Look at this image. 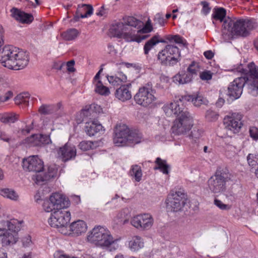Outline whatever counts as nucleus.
I'll use <instances>...</instances> for the list:
<instances>
[{
  "mask_svg": "<svg viewBox=\"0 0 258 258\" xmlns=\"http://www.w3.org/2000/svg\"><path fill=\"white\" fill-rule=\"evenodd\" d=\"M248 71L244 69L241 66L239 67L237 71L245 75L248 72V77L243 76L236 78L228 88V94L233 99L240 97L245 85H248L251 90H258V69L252 62L248 65Z\"/></svg>",
  "mask_w": 258,
  "mask_h": 258,
  "instance_id": "1",
  "label": "nucleus"
},
{
  "mask_svg": "<svg viewBox=\"0 0 258 258\" xmlns=\"http://www.w3.org/2000/svg\"><path fill=\"white\" fill-rule=\"evenodd\" d=\"M123 21L115 22L111 26L109 31L113 36L123 38L128 42L138 43L146 39V36L139 38L136 34V30L133 28L141 27L143 25L142 21L130 16L124 18Z\"/></svg>",
  "mask_w": 258,
  "mask_h": 258,
  "instance_id": "2",
  "label": "nucleus"
},
{
  "mask_svg": "<svg viewBox=\"0 0 258 258\" xmlns=\"http://www.w3.org/2000/svg\"><path fill=\"white\" fill-rule=\"evenodd\" d=\"M29 61L28 54L12 45L0 47V62L9 69L19 70L26 67Z\"/></svg>",
  "mask_w": 258,
  "mask_h": 258,
  "instance_id": "3",
  "label": "nucleus"
},
{
  "mask_svg": "<svg viewBox=\"0 0 258 258\" xmlns=\"http://www.w3.org/2000/svg\"><path fill=\"white\" fill-rule=\"evenodd\" d=\"M222 27L233 36L246 37L251 30L258 27V23L254 19L228 18L224 21Z\"/></svg>",
  "mask_w": 258,
  "mask_h": 258,
  "instance_id": "4",
  "label": "nucleus"
},
{
  "mask_svg": "<svg viewBox=\"0 0 258 258\" xmlns=\"http://www.w3.org/2000/svg\"><path fill=\"white\" fill-rule=\"evenodd\" d=\"M22 221L16 219L10 220H3L1 222L2 225L6 228H0V237H2L3 246H8L15 244L18 240V232L20 230L21 224Z\"/></svg>",
  "mask_w": 258,
  "mask_h": 258,
  "instance_id": "5",
  "label": "nucleus"
},
{
  "mask_svg": "<svg viewBox=\"0 0 258 258\" xmlns=\"http://www.w3.org/2000/svg\"><path fill=\"white\" fill-rule=\"evenodd\" d=\"M87 239L90 243L106 248L109 247L115 241L110 231L100 226L92 229L88 235Z\"/></svg>",
  "mask_w": 258,
  "mask_h": 258,
  "instance_id": "6",
  "label": "nucleus"
},
{
  "mask_svg": "<svg viewBox=\"0 0 258 258\" xmlns=\"http://www.w3.org/2000/svg\"><path fill=\"white\" fill-rule=\"evenodd\" d=\"M231 179V174L226 168H218L208 181L209 189L215 194L225 191L226 183Z\"/></svg>",
  "mask_w": 258,
  "mask_h": 258,
  "instance_id": "7",
  "label": "nucleus"
},
{
  "mask_svg": "<svg viewBox=\"0 0 258 258\" xmlns=\"http://www.w3.org/2000/svg\"><path fill=\"white\" fill-rule=\"evenodd\" d=\"M179 49L175 45L168 44L160 51L157 55V60L165 66H173L180 60Z\"/></svg>",
  "mask_w": 258,
  "mask_h": 258,
  "instance_id": "8",
  "label": "nucleus"
},
{
  "mask_svg": "<svg viewBox=\"0 0 258 258\" xmlns=\"http://www.w3.org/2000/svg\"><path fill=\"white\" fill-rule=\"evenodd\" d=\"M156 99L153 95V85L151 82H148L145 86L140 87L134 96L135 102L144 107L149 106Z\"/></svg>",
  "mask_w": 258,
  "mask_h": 258,
  "instance_id": "9",
  "label": "nucleus"
},
{
  "mask_svg": "<svg viewBox=\"0 0 258 258\" xmlns=\"http://www.w3.org/2000/svg\"><path fill=\"white\" fill-rule=\"evenodd\" d=\"M192 125L193 119L190 113L183 112V115L174 120L171 130L175 135H183L188 132Z\"/></svg>",
  "mask_w": 258,
  "mask_h": 258,
  "instance_id": "10",
  "label": "nucleus"
},
{
  "mask_svg": "<svg viewBox=\"0 0 258 258\" xmlns=\"http://www.w3.org/2000/svg\"><path fill=\"white\" fill-rule=\"evenodd\" d=\"M71 219V213L66 208L56 210L51 213L48 222L51 227H64Z\"/></svg>",
  "mask_w": 258,
  "mask_h": 258,
  "instance_id": "11",
  "label": "nucleus"
},
{
  "mask_svg": "<svg viewBox=\"0 0 258 258\" xmlns=\"http://www.w3.org/2000/svg\"><path fill=\"white\" fill-rule=\"evenodd\" d=\"M186 200V196L184 190L180 189L168 196L166 201L167 207L173 212L179 211L185 205Z\"/></svg>",
  "mask_w": 258,
  "mask_h": 258,
  "instance_id": "12",
  "label": "nucleus"
},
{
  "mask_svg": "<svg viewBox=\"0 0 258 258\" xmlns=\"http://www.w3.org/2000/svg\"><path fill=\"white\" fill-rule=\"evenodd\" d=\"M242 116L238 113L227 115L224 118L223 122L225 128L233 134L238 133L243 125L241 121Z\"/></svg>",
  "mask_w": 258,
  "mask_h": 258,
  "instance_id": "13",
  "label": "nucleus"
},
{
  "mask_svg": "<svg viewBox=\"0 0 258 258\" xmlns=\"http://www.w3.org/2000/svg\"><path fill=\"white\" fill-rule=\"evenodd\" d=\"M23 168L29 172L40 173L44 169L43 161L38 155L30 156L23 160Z\"/></svg>",
  "mask_w": 258,
  "mask_h": 258,
  "instance_id": "14",
  "label": "nucleus"
},
{
  "mask_svg": "<svg viewBox=\"0 0 258 258\" xmlns=\"http://www.w3.org/2000/svg\"><path fill=\"white\" fill-rule=\"evenodd\" d=\"M131 223L133 226L138 229L147 230L152 227L153 219L149 214H141L134 217Z\"/></svg>",
  "mask_w": 258,
  "mask_h": 258,
  "instance_id": "15",
  "label": "nucleus"
},
{
  "mask_svg": "<svg viewBox=\"0 0 258 258\" xmlns=\"http://www.w3.org/2000/svg\"><path fill=\"white\" fill-rule=\"evenodd\" d=\"M129 128L125 124H117L114 131L113 143L117 146H124L127 144Z\"/></svg>",
  "mask_w": 258,
  "mask_h": 258,
  "instance_id": "16",
  "label": "nucleus"
},
{
  "mask_svg": "<svg viewBox=\"0 0 258 258\" xmlns=\"http://www.w3.org/2000/svg\"><path fill=\"white\" fill-rule=\"evenodd\" d=\"M58 157L63 162L74 159L76 156V149L75 146L69 143H66L63 146L57 150Z\"/></svg>",
  "mask_w": 258,
  "mask_h": 258,
  "instance_id": "17",
  "label": "nucleus"
},
{
  "mask_svg": "<svg viewBox=\"0 0 258 258\" xmlns=\"http://www.w3.org/2000/svg\"><path fill=\"white\" fill-rule=\"evenodd\" d=\"M58 167L55 164L50 165L47 166L46 170L43 174H38L36 176L37 183L41 182L47 181L52 178L56 177L57 175Z\"/></svg>",
  "mask_w": 258,
  "mask_h": 258,
  "instance_id": "18",
  "label": "nucleus"
},
{
  "mask_svg": "<svg viewBox=\"0 0 258 258\" xmlns=\"http://www.w3.org/2000/svg\"><path fill=\"white\" fill-rule=\"evenodd\" d=\"M11 13L12 17L23 24H30L34 19L32 14L26 13L16 8H13Z\"/></svg>",
  "mask_w": 258,
  "mask_h": 258,
  "instance_id": "19",
  "label": "nucleus"
},
{
  "mask_svg": "<svg viewBox=\"0 0 258 258\" xmlns=\"http://www.w3.org/2000/svg\"><path fill=\"white\" fill-rule=\"evenodd\" d=\"M70 233L69 235L78 236L85 233L87 229L86 223L83 220H77L71 223L69 226Z\"/></svg>",
  "mask_w": 258,
  "mask_h": 258,
  "instance_id": "20",
  "label": "nucleus"
},
{
  "mask_svg": "<svg viewBox=\"0 0 258 258\" xmlns=\"http://www.w3.org/2000/svg\"><path fill=\"white\" fill-rule=\"evenodd\" d=\"M131 87V84L121 85L120 87L115 91V97L121 101H125L130 100L132 98V93L130 90Z\"/></svg>",
  "mask_w": 258,
  "mask_h": 258,
  "instance_id": "21",
  "label": "nucleus"
},
{
  "mask_svg": "<svg viewBox=\"0 0 258 258\" xmlns=\"http://www.w3.org/2000/svg\"><path fill=\"white\" fill-rule=\"evenodd\" d=\"M50 199L52 203L54 204L56 210L66 208L70 204L69 200L64 196L59 193L52 194L50 197Z\"/></svg>",
  "mask_w": 258,
  "mask_h": 258,
  "instance_id": "22",
  "label": "nucleus"
},
{
  "mask_svg": "<svg viewBox=\"0 0 258 258\" xmlns=\"http://www.w3.org/2000/svg\"><path fill=\"white\" fill-rule=\"evenodd\" d=\"M93 7L90 5H82L78 8L74 19L76 21H79L80 18H84L90 16L93 13Z\"/></svg>",
  "mask_w": 258,
  "mask_h": 258,
  "instance_id": "23",
  "label": "nucleus"
},
{
  "mask_svg": "<svg viewBox=\"0 0 258 258\" xmlns=\"http://www.w3.org/2000/svg\"><path fill=\"white\" fill-rule=\"evenodd\" d=\"M102 111L101 106L96 104H92L89 106H86L85 108L82 110L83 115L88 117L90 119L95 118L97 115Z\"/></svg>",
  "mask_w": 258,
  "mask_h": 258,
  "instance_id": "24",
  "label": "nucleus"
},
{
  "mask_svg": "<svg viewBox=\"0 0 258 258\" xmlns=\"http://www.w3.org/2000/svg\"><path fill=\"white\" fill-rule=\"evenodd\" d=\"M180 102H191L195 106L199 107L202 104H205L207 103V100L202 96L197 94L192 95L182 96L180 99Z\"/></svg>",
  "mask_w": 258,
  "mask_h": 258,
  "instance_id": "25",
  "label": "nucleus"
},
{
  "mask_svg": "<svg viewBox=\"0 0 258 258\" xmlns=\"http://www.w3.org/2000/svg\"><path fill=\"white\" fill-rule=\"evenodd\" d=\"M103 127L97 121L87 122L85 125V131L89 136H94L96 133L104 131Z\"/></svg>",
  "mask_w": 258,
  "mask_h": 258,
  "instance_id": "26",
  "label": "nucleus"
},
{
  "mask_svg": "<svg viewBox=\"0 0 258 258\" xmlns=\"http://www.w3.org/2000/svg\"><path fill=\"white\" fill-rule=\"evenodd\" d=\"M60 103L56 105L42 104L38 109V112L41 115H51L56 113L60 108Z\"/></svg>",
  "mask_w": 258,
  "mask_h": 258,
  "instance_id": "27",
  "label": "nucleus"
},
{
  "mask_svg": "<svg viewBox=\"0 0 258 258\" xmlns=\"http://www.w3.org/2000/svg\"><path fill=\"white\" fill-rule=\"evenodd\" d=\"M159 42L166 43L165 40L160 39L159 35H155L152 37L150 39L148 40L145 44L144 46V51L146 55L148 54L149 51L152 48L154 47Z\"/></svg>",
  "mask_w": 258,
  "mask_h": 258,
  "instance_id": "28",
  "label": "nucleus"
},
{
  "mask_svg": "<svg viewBox=\"0 0 258 258\" xmlns=\"http://www.w3.org/2000/svg\"><path fill=\"white\" fill-rule=\"evenodd\" d=\"M107 78L109 83L113 86L120 85L127 81L126 76L122 73H118L115 76H107Z\"/></svg>",
  "mask_w": 258,
  "mask_h": 258,
  "instance_id": "29",
  "label": "nucleus"
},
{
  "mask_svg": "<svg viewBox=\"0 0 258 258\" xmlns=\"http://www.w3.org/2000/svg\"><path fill=\"white\" fill-rule=\"evenodd\" d=\"M180 99L181 98L179 99V101L171 103V105L172 106L171 111H172L173 114L176 115L177 117L183 115V112L189 113L187 108L183 107L182 103L184 102H180Z\"/></svg>",
  "mask_w": 258,
  "mask_h": 258,
  "instance_id": "30",
  "label": "nucleus"
},
{
  "mask_svg": "<svg viewBox=\"0 0 258 258\" xmlns=\"http://www.w3.org/2000/svg\"><path fill=\"white\" fill-rule=\"evenodd\" d=\"M192 79L191 75L183 71L173 77V81L176 83L178 82L180 84H184L190 82Z\"/></svg>",
  "mask_w": 258,
  "mask_h": 258,
  "instance_id": "31",
  "label": "nucleus"
},
{
  "mask_svg": "<svg viewBox=\"0 0 258 258\" xmlns=\"http://www.w3.org/2000/svg\"><path fill=\"white\" fill-rule=\"evenodd\" d=\"M127 144L126 146H133L141 142L142 135L136 132L131 131L127 134Z\"/></svg>",
  "mask_w": 258,
  "mask_h": 258,
  "instance_id": "32",
  "label": "nucleus"
},
{
  "mask_svg": "<svg viewBox=\"0 0 258 258\" xmlns=\"http://www.w3.org/2000/svg\"><path fill=\"white\" fill-rule=\"evenodd\" d=\"M128 245L133 251H137L144 247V242L141 237L134 236L130 241Z\"/></svg>",
  "mask_w": 258,
  "mask_h": 258,
  "instance_id": "33",
  "label": "nucleus"
},
{
  "mask_svg": "<svg viewBox=\"0 0 258 258\" xmlns=\"http://www.w3.org/2000/svg\"><path fill=\"white\" fill-rule=\"evenodd\" d=\"M247 160L249 165L254 168V174L258 178V154H249L247 157Z\"/></svg>",
  "mask_w": 258,
  "mask_h": 258,
  "instance_id": "34",
  "label": "nucleus"
},
{
  "mask_svg": "<svg viewBox=\"0 0 258 258\" xmlns=\"http://www.w3.org/2000/svg\"><path fill=\"white\" fill-rule=\"evenodd\" d=\"M226 15V10L223 8H215L213 10L212 18L215 21L222 22Z\"/></svg>",
  "mask_w": 258,
  "mask_h": 258,
  "instance_id": "35",
  "label": "nucleus"
},
{
  "mask_svg": "<svg viewBox=\"0 0 258 258\" xmlns=\"http://www.w3.org/2000/svg\"><path fill=\"white\" fill-rule=\"evenodd\" d=\"M0 195L5 198L12 200L17 201L19 198L18 195L11 188H3L0 189Z\"/></svg>",
  "mask_w": 258,
  "mask_h": 258,
  "instance_id": "36",
  "label": "nucleus"
},
{
  "mask_svg": "<svg viewBox=\"0 0 258 258\" xmlns=\"http://www.w3.org/2000/svg\"><path fill=\"white\" fill-rule=\"evenodd\" d=\"M30 95L28 92H24L19 94L15 98V102L16 104H24L25 106L29 105Z\"/></svg>",
  "mask_w": 258,
  "mask_h": 258,
  "instance_id": "37",
  "label": "nucleus"
},
{
  "mask_svg": "<svg viewBox=\"0 0 258 258\" xmlns=\"http://www.w3.org/2000/svg\"><path fill=\"white\" fill-rule=\"evenodd\" d=\"M155 163L157 166L154 168L155 170L159 169L164 174H168L169 166L167 164L165 160H163L160 158L158 157L156 159Z\"/></svg>",
  "mask_w": 258,
  "mask_h": 258,
  "instance_id": "38",
  "label": "nucleus"
},
{
  "mask_svg": "<svg viewBox=\"0 0 258 258\" xmlns=\"http://www.w3.org/2000/svg\"><path fill=\"white\" fill-rule=\"evenodd\" d=\"M79 34L78 30L76 29L72 28L68 30L61 33V36L63 39L67 41H71L76 39Z\"/></svg>",
  "mask_w": 258,
  "mask_h": 258,
  "instance_id": "39",
  "label": "nucleus"
},
{
  "mask_svg": "<svg viewBox=\"0 0 258 258\" xmlns=\"http://www.w3.org/2000/svg\"><path fill=\"white\" fill-rule=\"evenodd\" d=\"M133 29L136 30V34L139 38H142V37L146 36V38H147L149 36L148 35H141L140 34L149 33L153 30V27L152 25H150L149 24H145L144 26L143 24L141 27L139 28H133Z\"/></svg>",
  "mask_w": 258,
  "mask_h": 258,
  "instance_id": "40",
  "label": "nucleus"
},
{
  "mask_svg": "<svg viewBox=\"0 0 258 258\" xmlns=\"http://www.w3.org/2000/svg\"><path fill=\"white\" fill-rule=\"evenodd\" d=\"M95 91L96 93L104 96H108L110 94L109 89L108 87L104 86L102 82L98 80L95 85Z\"/></svg>",
  "mask_w": 258,
  "mask_h": 258,
  "instance_id": "41",
  "label": "nucleus"
},
{
  "mask_svg": "<svg viewBox=\"0 0 258 258\" xmlns=\"http://www.w3.org/2000/svg\"><path fill=\"white\" fill-rule=\"evenodd\" d=\"M131 176H134L136 181L139 182L142 177V171L140 166L138 165H133L130 171Z\"/></svg>",
  "mask_w": 258,
  "mask_h": 258,
  "instance_id": "42",
  "label": "nucleus"
},
{
  "mask_svg": "<svg viewBox=\"0 0 258 258\" xmlns=\"http://www.w3.org/2000/svg\"><path fill=\"white\" fill-rule=\"evenodd\" d=\"M94 143L91 141H83L78 145L79 149L85 151L92 149L94 147Z\"/></svg>",
  "mask_w": 258,
  "mask_h": 258,
  "instance_id": "43",
  "label": "nucleus"
},
{
  "mask_svg": "<svg viewBox=\"0 0 258 258\" xmlns=\"http://www.w3.org/2000/svg\"><path fill=\"white\" fill-rule=\"evenodd\" d=\"M38 134L33 135L25 139V143L32 146H39Z\"/></svg>",
  "mask_w": 258,
  "mask_h": 258,
  "instance_id": "44",
  "label": "nucleus"
},
{
  "mask_svg": "<svg viewBox=\"0 0 258 258\" xmlns=\"http://www.w3.org/2000/svg\"><path fill=\"white\" fill-rule=\"evenodd\" d=\"M43 208L45 211L46 212H50L53 211H55L56 210L55 206L53 203H52L50 199L49 200L46 201L43 204Z\"/></svg>",
  "mask_w": 258,
  "mask_h": 258,
  "instance_id": "45",
  "label": "nucleus"
},
{
  "mask_svg": "<svg viewBox=\"0 0 258 258\" xmlns=\"http://www.w3.org/2000/svg\"><path fill=\"white\" fill-rule=\"evenodd\" d=\"M187 73L191 75L192 77L194 75H197L198 72L199 71V68L198 64H196L193 61L188 67Z\"/></svg>",
  "mask_w": 258,
  "mask_h": 258,
  "instance_id": "46",
  "label": "nucleus"
},
{
  "mask_svg": "<svg viewBox=\"0 0 258 258\" xmlns=\"http://www.w3.org/2000/svg\"><path fill=\"white\" fill-rule=\"evenodd\" d=\"M214 204L222 210L228 211L231 208V206L228 204H224L221 201L215 199L214 201Z\"/></svg>",
  "mask_w": 258,
  "mask_h": 258,
  "instance_id": "47",
  "label": "nucleus"
},
{
  "mask_svg": "<svg viewBox=\"0 0 258 258\" xmlns=\"http://www.w3.org/2000/svg\"><path fill=\"white\" fill-rule=\"evenodd\" d=\"M205 117L207 120L213 121L217 119L218 115L216 112L209 110L207 111Z\"/></svg>",
  "mask_w": 258,
  "mask_h": 258,
  "instance_id": "48",
  "label": "nucleus"
},
{
  "mask_svg": "<svg viewBox=\"0 0 258 258\" xmlns=\"http://www.w3.org/2000/svg\"><path fill=\"white\" fill-rule=\"evenodd\" d=\"M154 21L155 24H158L161 26H163L166 22L163 15L160 13H158L155 16Z\"/></svg>",
  "mask_w": 258,
  "mask_h": 258,
  "instance_id": "49",
  "label": "nucleus"
},
{
  "mask_svg": "<svg viewBox=\"0 0 258 258\" xmlns=\"http://www.w3.org/2000/svg\"><path fill=\"white\" fill-rule=\"evenodd\" d=\"M7 123H14L18 119L19 115L15 113H6Z\"/></svg>",
  "mask_w": 258,
  "mask_h": 258,
  "instance_id": "50",
  "label": "nucleus"
},
{
  "mask_svg": "<svg viewBox=\"0 0 258 258\" xmlns=\"http://www.w3.org/2000/svg\"><path fill=\"white\" fill-rule=\"evenodd\" d=\"M38 137L39 138V146H41L42 145L48 144L50 142V139L47 136L38 134Z\"/></svg>",
  "mask_w": 258,
  "mask_h": 258,
  "instance_id": "51",
  "label": "nucleus"
},
{
  "mask_svg": "<svg viewBox=\"0 0 258 258\" xmlns=\"http://www.w3.org/2000/svg\"><path fill=\"white\" fill-rule=\"evenodd\" d=\"M250 137L254 140H258V128L252 126L249 130Z\"/></svg>",
  "mask_w": 258,
  "mask_h": 258,
  "instance_id": "52",
  "label": "nucleus"
},
{
  "mask_svg": "<svg viewBox=\"0 0 258 258\" xmlns=\"http://www.w3.org/2000/svg\"><path fill=\"white\" fill-rule=\"evenodd\" d=\"M213 74L210 71H204L200 73V78L202 80H210L212 78Z\"/></svg>",
  "mask_w": 258,
  "mask_h": 258,
  "instance_id": "53",
  "label": "nucleus"
},
{
  "mask_svg": "<svg viewBox=\"0 0 258 258\" xmlns=\"http://www.w3.org/2000/svg\"><path fill=\"white\" fill-rule=\"evenodd\" d=\"M13 96L11 91H8L5 93L4 95H0V102H5L8 101Z\"/></svg>",
  "mask_w": 258,
  "mask_h": 258,
  "instance_id": "54",
  "label": "nucleus"
},
{
  "mask_svg": "<svg viewBox=\"0 0 258 258\" xmlns=\"http://www.w3.org/2000/svg\"><path fill=\"white\" fill-rule=\"evenodd\" d=\"M22 242L23 246L25 247L31 246L32 245L31 237L29 235H27L23 237L22 239Z\"/></svg>",
  "mask_w": 258,
  "mask_h": 258,
  "instance_id": "55",
  "label": "nucleus"
},
{
  "mask_svg": "<svg viewBox=\"0 0 258 258\" xmlns=\"http://www.w3.org/2000/svg\"><path fill=\"white\" fill-rule=\"evenodd\" d=\"M33 122L31 123L30 125H26L24 128L21 129L18 133L23 135H26L29 134L30 131L33 128Z\"/></svg>",
  "mask_w": 258,
  "mask_h": 258,
  "instance_id": "56",
  "label": "nucleus"
},
{
  "mask_svg": "<svg viewBox=\"0 0 258 258\" xmlns=\"http://www.w3.org/2000/svg\"><path fill=\"white\" fill-rule=\"evenodd\" d=\"M173 42L178 44H182L183 46L187 45L186 41L183 40L181 37L178 35H174V38Z\"/></svg>",
  "mask_w": 258,
  "mask_h": 258,
  "instance_id": "57",
  "label": "nucleus"
},
{
  "mask_svg": "<svg viewBox=\"0 0 258 258\" xmlns=\"http://www.w3.org/2000/svg\"><path fill=\"white\" fill-rule=\"evenodd\" d=\"M201 5L203 6V12L204 14L207 15L209 13L211 10V8L209 7V3L206 1H203L201 2Z\"/></svg>",
  "mask_w": 258,
  "mask_h": 258,
  "instance_id": "58",
  "label": "nucleus"
},
{
  "mask_svg": "<svg viewBox=\"0 0 258 258\" xmlns=\"http://www.w3.org/2000/svg\"><path fill=\"white\" fill-rule=\"evenodd\" d=\"M75 61L74 60H71L67 63V70L70 73H73L75 71L76 69L74 68Z\"/></svg>",
  "mask_w": 258,
  "mask_h": 258,
  "instance_id": "59",
  "label": "nucleus"
},
{
  "mask_svg": "<svg viewBox=\"0 0 258 258\" xmlns=\"http://www.w3.org/2000/svg\"><path fill=\"white\" fill-rule=\"evenodd\" d=\"M201 135V132L199 131V130L194 129L191 132L190 136L192 139H194L196 141L197 139L200 138Z\"/></svg>",
  "mask_w": 258,
  "mask_h": 258,
  "instance_id": "60",
  "label": "nucleus"
},
{
  "mask_svg": "<svg viewBox=\"0 0 258 258\" xmlns=\"http://www.w3.org/2000/svg\"><path fill=\"white\" fill-rule=\"evenodd\" d=\"M172 107L171 103L169 104H165L163 106L162 108L167 115H170L172 113V111H171Z\"/></svg>",
  "mask_w": 258,
  "mask_h": 258,
  "instance_id": "61",
  "label": "nucleus"
},
{
  "mask_svg": "<svg viewBox=\"0 0 258 258\" xmlns=\"http://www.w3.org/2000/svg\"><path fill=\"white\" fill-rule=\"evenodd\" d=\"M114 222L117 225H121L124 224V222L122 218L121 214H118L114 218Z\"/></svg>",
  "mask_w": 258,
  "mask_h": 258,
  "instance_id": "62",
  "label": "nucleus"
},
{
  "mask_svg": "<svg viewBox=\"0 0 258 258\" xmlns=\"http://www.w3.org/2000/svg\"><path fill=\"white\" fill-rule=\"evenodd\" d=\"M4 33V29L2 27V26L0 25V47H2V46L4 44V40H3Z\"/></svg>",
  "mask_w": 258,
  "mask_h": 258,
  "instance_id": "63",
  "label": "nucleus"
},
{
  "mask_svg": "<svg viewBox=\"0 0 258 258\" xmlns=\"http://www.w3.org/2000/svg\"><path fill=\"white\" fill-rule=\"evenodd\" d=\"M204 55L206 58L210 59L214 56V53L211 50H208L204 53Z\"/></svg>",
  "mask_w": 258,
  "mask_h": 258,
  "instance_id": "64",
  "label": "nucleus"
}]
</instances>
